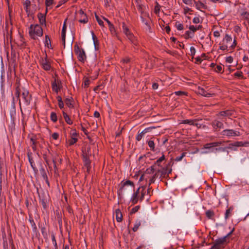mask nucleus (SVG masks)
<instances>
[{
  "label": "nucleus",
  "mask_w": 249,
  "mask_h": 249,
  "mask_svg": "<svg viewBox=\"0 0 249 249\" xmlns=\"http://www.w3.org/2000/svg\"><path fill=\"white\" fill-rule=\"evenodd\" d=\"M120 188L117 191L118 196H121L124 190V193L126 196H130L132 191H134L135 185L133 181L130 180H127L125 181L124 180L121 181L119 185Z\"/></svg>",
  "instance_id": "obj_1"
},
{
  "label": "nucleus",
  "mask_w": 249,
  "mask_h": 249,
  "mask_svg": "<svg viewBox=\"0 0 249 249\" xmlns=\"http://www.w3.org/2000/svg\"><path fill=\"white\" fill-rule=\"evenodd\" d=\"M29 34L32 39L36 40L37 38V36H43V29L40 25L37 24H31L30 26Z\"/></svg>",
  "instance_id": "obj_2"
},
{
  "label": "nucleus",
  "mask_w": 249,
  "mask_h": 249,
  "mask_svg": "<svg viewBox=\"0 0 249 249\" xmlns=\"http://www.w3.org/2000/svg\"><path fill=\"white\" fill-rule=\"evenodd\" d=\"M74 51L75 53L77 55L78 60L84 62L86 59V53L83 49H80L77 44V42H76L74 46Z\"/></svg>",
  "instance_id": "obj_3"
},
{
  "label": "nucleus",
  "mask_w": 249,
  "mask_h": 249,
  "mask_svg": "<svg viewBox=\"0 0 249 249\" xmlns=\"http://www.w3.org/2000/svg\"><path fill=\"white\" fill-rule=\"evenodd\" d=\"M4 73H5V70H4V64L3 63L2 60L1 61V67H0V89L1 91V93L4 94Z\"/></svg>",
  "instance_id": "obj_4"
},
{
  "label": "nucleus",
  "mask_w": 249,
  "mask_h": 249,
  "mask_svg": "<svg viewBox=\"0 0 249 249\" xmlns=\"http://www.w3.org/2000/svg\"><path fill=\"white\" fill-rule=\"evenodd\" d=\"M221 134L223 136H226L227 137H234L240 136V133L239 131H235L233 129H225L221 132Z\"/></svg>",
  "instance_id": "obj_5"
},
{
  "label": "nucleus",
  "mask_w": 249,
  "mask_h": 249,
  "mask_svg": "<svg viewBox=\"0 0 249 249\" xmlns=\"http://www.w3.org/2000/svg\"><path fill=\"white\" fill-rule=\"evenodd\" d=\"M32 153L30 149L27 150V157L30 162V165L35 174H37L38 173V170L37 168L35 166V164L34 163V161L33 160V158L32 157Z\"/></svg>",
  "instance_id": "obj_6"
},
{
  "label": "nucleus",
  "mask_w": 249,
  "mask_h": 249,
  "mask_svg": "<svg viewBox=\"0 0 249 249\" xmlns=\"http://www.w3.org/2000/svg\"><path fill=\"white\" fill-rule=\"evenodd\" d=\"M22 96L24 100V104L26 106L29 105L32 99V95L29 94V91L24 89L22 93Z\"/></svg>",
  "instance_id": "obj_7"
},
{
  "label": "nucleus",
  "mask_w": 249,
  "mask_h": 249,
  "mask_svg": "<svg viewBox=\"0 0 249 249\" xmlns=\"http://www.w3.org/2000/svg\"><path fill=\"white\" fill-rule=\"evenodd\" d=\"M52 89L56 93H58L59 90L62 88V82L58 79H54V81L52 84Z\"/></svg>",
  "instance_id": "obj_8"
},
{
  "label": "nucleus",
  "mask_w": 249,
  "mask_h": 249,
  "mask_svg": "<svg viewBox=\"0 0 249 249\" xmlns=\"http://www.w3.org/2000/svg\"><path fill=\"white\" fill-rule=\"evenodd\" d=\"M227 244L219 238L216 239L210 249H223Z\"/></svg>",
  "instance_id": "obj_9"
},
{
  "label": "nucleus",
  "mask_w": 249,
  "mask_h": 249,
  "mask_svg": "<svg viewBox=\"0 0 249 249\" xmlns=\"http://www.w3.org/2000/svg\"><path fill=\"white\" fill-rule=\"evenodd\" d=\"M29 221L30 222V223L31 224V227L33 229V231L35 233H36V236L38 237V236L39 235V234L38 232L37 226L36 225V224L33 219V217L31 213H29Z\"/></svg>",
  "instance_id": "obj_10"
},
{
  "label": "nucleus",
  "mask_w": 249,
  "mask_h": 249,
  "mask_svg": "<svg viewBox=\"0 0 249 249\" xmlns=\"http://www.w3.org/2000/svg\"><path fill=\"white\" fill-rule=\"evenodd\" d=\"M67 20V19H66L64 22L62 31H61L62 41V43H63L64 48L65 47V38H66V29H67V25H66Z\"/></svg>",
  "instance_id": "obj_11"
},
{
  "label": "nucleus",
  "mask_w": 249,
  "mask_h": 249,
  "mask_svg": "<svg viewBox=\"0 0 249 249\" xmlns=\"http://www.w3.org/2000/svg\"><path fill=\"white\" fill-rule=\"evenodd\" d=\"M79 13L80 15V17L82 18V17H84V18H80L79 19L78 21L80 23H84V24L88 23V22L89 21L88 16H87V14L84 13V12L83 11L82 9H80L79 11Z\"/></svg>",
  "instance_id": "obj_12"
},
{
  "label": "nucleus",
  "mask_w": 249,
  "mask_h": 249,
  "mask_svg": "<svg viewBox=\"0 0 249 249\" xmlns=\"http://www.w3.org/2000/svg\"><path fill=\"white\" fill-rule=\"evenodd\" d=\"M103 18L105 21H106L107 22V23L108 25L109 29L110 31L111 34L114 36H117V33H116V30L115 29L114 25L111 23V22L107 18L105 17H103Z\"/></svg>",
  "instance_id": "obj_13"
},
{
  "label": "nucleus",
  "mask_w": 249,
  "mask_h": 249,
  "mask_svg": "<svg viewBox=\"0 0 249 249\" xmlns=\"http://www.w3.org/2000/svg\"><path fill=\"white\" fill-rule=\"evenodd\" d=\"M16 92L15 95L17 98H19V96L20 95V79L18 77H17L16 80Z\"/></svg>",
  "instance_id": "obj_14"
},
{
  "label": "nucleus",
  "mask_w": 249,
  "mask_h": 249,
  "mask_svg": "<svg viewBox=\"0 0 249 249\" xmlns=\"http://www.w3.org/2000/svg\"><path fill=\"white\" fill-rule=\"evenodd\" d=\"M41 65L43 69L45 71H49L51 69V66L50 64L47 62V57L46 56V58L41 60Z\"/></svg>",
  "instance_id": "obj_15"
},
{
  "label": "nucleus",
  "mask_w": 249,
  "mask_h": 249,
  "mask_svg": "<svg viewBox=\"0 0 249 249\" xmlns=\"http://www.w3.org/2000/svg\"><path fill=\"white\" fill-rule=\"evenodd\" d=\"M155 171L159 172L160 171V169L159 168L155 167V165H152L150 167L147 168L144 172V174H153Z\"/></svg>",
  "instance_id": "obj_16"
},
{
  "label": "nucleus",
  "mask_w": 249,
  "mask_h": 249,
  "mask_svg": "<svg viewBox=\"0 0 249 249\" xmlns=\"http://www.w3.org/2000/svg\"><path fill=\"white\" fill-rule=\"evenodd\" d=\"M37 18L39 20V22L40 25H44L45 26H46V16L45 15H43V14L41 13H39L37 14Z\"/></svg>",
  "instance_id": "obj_17"
},
{
  "label": "nucleus",
  "mask_w": 249,
  "mask_h": 249,
  "mask_svg": "<svg viewBox=\"0 0 249 249\" xmlns=\"http://www.w3.org/2000/svg\"><path fill=\"white\" fill-rule=\"evenodd\" d=\"M91 34L93 44L94 46V49L96 51H98L99 49V40L93 31L91 32Z\"/></svg>",
  "instance_id": "obj_18"
},
{
  "label": "nucleus",
  "mask_w": 249,
  "mask_h": 249,
  "mask_svg": "<svg viewBox=\"0 0 249 249\" xmlns=\"http://www.w3.org/2000/svg\"><path fill=\"white\" fill-rule=\"evenodd\" d=\"M241 11L240 16L242 18L249 22V12L246 11V8L241 9Z\"/></svg>",
  "instance_id": "obj_19"
},
{
  "label": "nucleus",
  "mask_w": 249,
  "mask_h": 249,
  "mask_svg": "<svg viewBox=\"0 0 249 249\" xmlns=\"http://www.w3.org/2000/svg\"><path fill=\"white\" fill-rule=\"evenodd\" d=\"M43 151H44V153L43 154V158L44 160L47 165H48L49 166V168L50 169H52V167L50 166L49 160L48 158V156H47V153L50 154V151L48 148H46L45 149V151H44L43 150Z\"/></svg>",
  "instance_id": "obj_20"
},
{
  "label": "nucleus",
  "mask_w": 249,
  "mask_h": 249,
  "mask_svg": "<svg viewBox=\"0 0 249 249\" xmlns=\"http://www.w3.org/2000/svg\"><path fill=\"white\" fill-rule=\"evenodd\" d=\"M91 156H89L86 155L82 154V157L83 159V161L84 162V166H89L91 164V160L89 159V158Z\"/></svg>",
  "instance_id": "obj_21"
},
{
  "label": "nucleus",
  "mask_w": 249,
  "mask_h": 249,
  "mask_svg": "<svg viewBox=\"0 0 249 249\" xmlns=\"http://www.w3.org/2000/svg\"><path fill=\"white\" fill-rule=\"evenodd\" d=\"M64 101L66 104V105L70 108H72L74 107V106L72 104V103L74 102V100L72 97H71L70 98H66L65 99Z\"/></svg>",
  "instance_id": "obj_22"
},
{
  "label": "nucleus",
  "mask_w": 249,
  "mask_h": 249,
  "mask_svg": "<svg viewBox=\"0 0 249 249\" xmlns=\"http://www.w3.org/2000/svg\"><path fill=\"white\" fill-rule=\"evenodd\" d=\"M234 228H233L232 230L229 232L226 235H225V236L222 237V238H220L222 241L223 242H224L225 243H226V244H227L228 243H229L230 242L229 240H228V238L232 234L233 232L234 231Z\"/></svg>",
  "instance_id": "obj_23"
},
{
  "label": "nucleus",
  "mask_w": 249,
  "mask_h": 249,
  "mask_svg": "<svg viewBox=\"0 0 249 249\" xmlns=\"http://www.w3.org/2000/svg\"><path fill=\"white\" fill-rule=\"evenodd\" d=\"M212 125L214 128H221L223 127V124L219 121L214 120L212 123Z\"/></svg>",
  "instance_id": "obj_24"
},
{
  "label": "nucleus",
  "mask_w": 249,
  "mask_h": 249,
  "mask_svg": "<svg viewBox=\"0 0 249 249\" xmlns=\"http://www.w3.org/2000/svg\"><path fill=\"white\" fill-rule=\"evenodd\" d=\"M116 219L117 222H120L123 220V215L119 209L115 211Z\"/></svg>",
  "instance_id": "obj_25"
},
{
  "label": "nucleus",
  "mask_w": 249,
  "mask_h": 249,
  "mask_svg": "<svg viewBox=\"0 0 249 249\" xmlns=\"http://www.w3.org/2000/svg\"><path fill=\"white\" fill-rule=\"evenodd\" d=\"M39 165L40 166V172L41 174V175L42 176V178H45L48 177L46 170L48 171L47 169L46 170L43 167L42 163L41 161L39 162Z\"/></svg>",
  "instance_id": "obj_26"
},
{
  "label": "nucleus",
  "mask_w": 249,
  "mask_h": 249,
  "mask_svg": "<svg viewBox=\"0 0 249 249\" xmlns=\"http://www.w3.org/2000/svg\"><path fill=\"white\" fill-rule=\"evenodd\" d=\"M82 152L83 155H87L91 156V148L89 146L87 147H83L82 148Z\"/></svg>",
  "instance_id": "obj_27"
},
{
  "label": "nucleus",
  "mask_w": 249,
  "mask_h": 249,
  "mask_svg": "<svg viewBox=\"0 0 249 249\" xmlns=\"http://www.w3.org/2000/svg\"><path fill=\"white\" fill-rule=\"evenodd\" d=\"M44 45L49 49H53V48L52 47L51 39L49 36L47 35H45V36Z\"/></svg>",
  "instance_id": "obj_28"
},
{
  "label": "nucleus",
  "mask_w": 249,
  "mask_h": 249,
  "mask_svg": "<svg viewBox=\"0 0 249 249\" xmlns=\"http://www.w3.org/2000/svg\"><path fill=\"white\" fill-rule=\"evenodd\" d=\"M194 3L196 4V8L198 10H200V8H203L204 9H206L207 8V6L200 0L198 1H195Z\"/></svg>",
  "instance_id": "obj_29"
},
{
  "label": "nucleus",
  "mask_w": 249,
  "mask_h": 249,
  "mask_svg": "<svg viewBox=\"0 0 249 249\" xmlns=\"http://www.w3.org/2000/svg\"><path fill=\"white\" fill-rule=\"evenodd\" d=\"M62 113H63V117H64L65 122L68 124H70V125L72 124L73 123V122L71 120L70 116L68 115V114L67 113H66L64 111H63Z\"/></svg>",
  "instance_id": "obj_30"
},
{
  "label": "nucleus",
  "mask_w": 249,
  "mask_h": 249,
  "mask_svg": "<svg viewBox=\"0 0 249 249\" xmlns=\"http://www.w3.org/2000/svg\"><path fill=\"white\" fill-rule=\"evenodd\" d=\"M12 104L13 105V109L14 111H12L10 113V118L11 121L12 122V124L15 125V117L14 114H16L15 107V102H14V98H13Z\"/></svg>",
  "instance_id": "obj_31"
},
{
  "label": "nucleus",
  "mask_w": 249,
  "mask_h": 249,
  "mask_svg": "<svg viewBox=\"0 0 249 249\" xmlns=\"http://www.w3.org/2000/svg\"><path fill=\"white\" fill-rule=\"evenodd\" d=\"M55 214L57 218V220L58 222L59 226L60 227L62 226V214L61 212L58 210H56L55 211Z\"/></svg>",
  "instance_id": "obj_32"
},
{
  "label": "nucleus",
  "mask_w": 249,
  "mask_h": 249,
  "mask_svg": "<svg viewBox=\"0 0 249 249\" xmlns=\"http://www.w3.org/2000/svg\"><path fill=\"white\" fill-rule=\"evenodd\" d=\"M165 160V156L164 155H162V156L160 157L154 163V165H155V167H157V168H160L162 167L160 165V163L161 161L164 160Z\"/></svg>",
  "instance_id": "obj_33"
},
{
  "label": "nucleus",
  "mask_w": 249,
  "mask_h": 249,
  "mask_svg": "<svg viewBox=\"0 0 249 249\" xmlns=\"http://www.w3.org/2000/svg\"><path fill=\"white\" fill-rule=\"evenodd\" d=\"M160 171L159 172V173H160V178H161V177H165V175L167 174V170H168V165L166 166V167H161L160 168Z\"/></svg>",
  "instance_id": "obj_34"
},
{
  "label": "nucleus",
  "mask_w": 249,
  "mask_h": 249,
  "mask_svg": "<svg viewBox=\"0 0 249 249\" xmlns=\"http://www.w3.org/2000/svg\"><path fill=\"white\" fill-rule=\"evenodd\" d=\"M232 114V111L231 110L221 111L219 112L220 115L222 116H230Z\"/></svg>",
  "instance_id": "obj_35"
},
{
  "label": "nucleus",
  "mask_w": 249,
  "mask_h": 249,
  "mask_svg": "<svg viewBox=\"0 0 249 249\" xmlns=\"http://www.w3.org/2000/svg\"><path fill=\"white\" fill-rule=\"evenodd\" d=\"M236 147H241V146H245L248 147L249 146V142H236Z\"/></svg>",
  "instance_id": "obj_36"
},
{
  "label": "nucleus",
  "mask_w": 249,
  "mask_h": 249,
  "mask_svg": "<svg viewBox=\"0 0 249 249\" xmlns=\"http://www.w3.org/2000/svg\"><path fill=\"white\" fill-rule=\"evenodd\" d=\"M126 36L132 43H133L135 45H137L135 37L132 33H129L128 34H127Z\"/></svg>",
  "instance_id": "obj_37"
},
{
  "label": "nucleus",
  "mask_w": 249,
  "mask_h": 249,
  "mask_svg": "<svg viewBox=\"0 0 249 249\" xmlns=\"http://www.w3.org/2000/svg\"><path fill=\"white\" fill-rule=\"evenodd\" d=\"M139 200L138 195L133 193L132 196L131 198V201L133 205L136 204L137 203Z\"/></svg>",
  "instance_id": "obj_38"
},
{
  "label": "nucleus",
  "mask_w": 249,
  "mask_h": 249,
  "mask_svg": "<svg viewBox=\"0 0 249 249\" xmlns=\"http://www.w3.org/2000/svg\"><path fill=\"white\" fill-rule=\"evenodd\" d=\"M122 28L123 31L125 35L131 33L128 27L126 25L124 22L122 23Z\"/></svg>",
  "instance_id": "obj_39"
},
{
  "label": "nucleus",
  "mask_w": 249,
  "mask_h": 249,
  "mask_svg": "<svg viewBox=\"0 0 249 249\" xmlns=\"http://www.w3.org/2000/svg\"><path fill=\"white\" fill-rule=\"evenodd\" d=\"M56 99L58 101V106H59V108L60 109L63 108L64 105V103L62 101L61 97L60 96H58L56 97Z\"/></svg>",
  "instance_id": "obj_40"
},
{
  "label": "nucleus",
  "mask_w": 249,
  "mask_h": 249,
  "mask_svg": "<svg viewBox=\"0 0 249 249\" xmlns=\"http://www.w3.org/2000/svg\"><path fill=\"white\" fill-rule=\"evenodd\" d=\"M40 227H41V233H42V234L43 236L44 237V238L45 239H47V238H48V233H47V232L46 231V229L45 228V226H41Z\"/></svg>",
  "instance_id": "obj_41"
},
{
  "label": "nucleus",
  "mask_w": 249,
  "mask_h": 249,
  "mask_svg": "<svg viewBox=\"0 0 249 249\" xmlns=\"http://www.w3.org/2000/svg\"><path fill=\"white\" fill-rule=\"evenodd\" d=\"M159 172H156L152 176V177L149 179V186H150L151 183H153L155 182L156 178H157L159 176Z\"/></svg>",
  "instance_id": "obj_42"
},
{
  "label": "nucleus",
  "mask_w": 249,
  "mask_h": 249,
  "mask_svg": "<svg viewBox=\"0 0 249 249\" xmlns=\"http://www.w3.org/2000/svg\"><path fill=\"white\" fill-rule=\"evenodd\" d=\"M40 202L42 205L44 210H46L47 208V204L48 203L47 199L44 197L40 199Z\"/></svg>",
  "instance_id": "obj_43"
},
{
  "label": "nucleus",
  "mask_w": 249,
  "mask_h": 249,
  "mask_svg": "<svg viewBox=\"0 0 249 249\" xmlns=\"http://www.w3.org/2000/svg\"><path fill=\"white\" fill-rule=\"evenodd\" d=\"M196 121H197L196 120L186 119V120H183L182 123L184 124H189L193 125H194V122H196Z\"/></svg>",
  "instance_id": "obj_44"
},
{
  "label": "nucleus",
  "mask_w": 249,
  "mask_h": 249,
  "mask_svg": "<svg viewBox=\"0 0 249 249\" xmlns=\"http://www.w3.org/2000/svg\"><path fill=\"white\" fill-rule=\"evenodd\" d=\"M155 4H156V5L155 6V8H154V13L156 14H158L159 13V12L160 11V5L159 3L157 1L155 2Z\"/></svg>",
  "instance_id": "obj_45"
},
{
  "label": "nucleus",
  "mask_w": 249,
  "mask_h": 249,
  "mask_svg": "<svg viewBox=\"0 0 249 249\" xmlns=\"http://www.w3.org/2000/svg\"><path fill=\"white\" fill-rule=\"evenodd\" d=\"M206 215L208 218L211 219L214 216V213L213 211L208 210L206 212Z\"/></svg>",
  "instance_id": "obj_46"
},
{
  "label": "nucleus",
  "mask_w": 249,
  "mask_h": 249,
  "mask_svg": "<svg viewBox=\"0 0 249 249\" xmlns=\"http://www.w3.org/2000/svg\"><path fill=\"white\" fill-rule=\"evenodd\" d=\"M148 144L151 151H155V143L153 141L150 140L148 142Z\"/></svg>",
  "instance_id": "obj_47"
},
{
  "label": "nucleus",
  "mask_w": 249,
  "mask_h": 249,
  "mask_svg": "<svg viewBox=\"0 0 249 249\" xmlns=\"http://www.w3.org/2000/svg\"><path fill=\"white\" fill-rule=\"evenodd\" d=\"M50 117L51 120L54 123L57 121V117L56 114L54 112H52L51 113Z\"/></svg>",
  "instance_id": "obj_48"
},
{
  "label": "nucleus",
  "mask_w": 249,
  "mask_h": 249,
  "mask_svg": "<svg viewBox=\"0 0 249 249\" xmlns=\"http://www.w3.org/2000/svg\"><path fill=\"white\" fill-rule=\"evenodd\" d=\"M207 92V91H206L203 88L198 87V91H197L198 94L205 97Z\"/></svg>",
  "instance_id": "obj_49"
},
{
  "label": "nucleus",
  "mask_w": 249,
  "mask_h": 249,
  "mask_svg": "<svg viewBox=\"0 0 249 249\" xmlns=\"http://www.w3.org/2000/svg\"><path fill=\"white\" fill-rule=\"evenodd\" d=\"M234 76L237 77L239 79H244V77L243 75V72L241 71H237L234 74Z\"/></svg>",
  "instance_id": "obj_50"
},
{
  "label": "nucleus",
  "mask_w": 249,
  "mask_h": 249,
  "mask_svg": "<svg viewBox=\"0 0 249 249\" xmlns=\"http://www.w3.org/2000/svg\"><path fill=\"white\" fill-rule=\"evenodd\" d=\"M78 141V139L75 137H71V139L69 140V145L70 146L74 144Z\"/></svg>",
  "instance_id": "obj_51"
},
{
  "label": "nucleus",
  "mask_w": 249,
  "mask_h": 249,
  "mask_svg": "<svg viewBox=\"0 0 249 249\" xmlns=\"http://www.w3.org/2000/svg\"><path fill=\"white\" fill-rule=\"evenodd\" d=\"M95 16L96 19L97 21L98 22L99 25L101 26L104 27V22L99 18V16L98 15H97V14L96 13H95Z\"/></svg>",
  "instance_id": "obj_52"
},
{
  "label": "nucleus",
  "mask_w": 249,
  "mask_h": 249,
  "mask_svg": "<svg viewBox=\"0 0 249 249\" xmlns=\"http://www.w3.org/2000/svg\"><path fill=\"white\" fill-rule=\"evenodd\" d=\"M174 94H175L176 95L181 96L183 95L187 96L188 95V92L185 91H178L174 92Z\"/></svg>",
  "instance_id": "obj_53"
},
{
  "label": "nucleus",
  "mask_w": 249,
  "mask_h": 249,
  "mask_svg": "<svg viewBox=\"0 0 249 249\" xmlns=\"http://www.w3.org/2000/svg\"><path fill=\"white\" fill-rule=\"evenodd\" d=\"M233 147H236V142H233V143H229L228 146L226 147H227V149H233L234 150H237L236 148H233Z\"/></svg>",
  "instance_id": "obj_54"
},
{
  "label": "nucleus",
  "mask_w": 249,
  "mask_h": 249,
  "mask_svg": "<svg viewBox=\"0 0 249 249\" xmlns=\"http://www.w3.org/2000/svg\"><path fill=\"white\" fill-rule=\"evenodd\" d=\"M141 225V222L140 221H137L135 223V224L134 225V226L133 227V228H132V230L134 232H136L139 227H140V226Z\"/></svg>",
  "instance_id": "obj_55"
},
{
  "label": "nucleus",
  "mask_w": 249,
  "mask_h": 249,
  "mask_svg": "<svg viewBox=\"0 0 249 249\" xmlns=\"http://www.w3.org/2000/svg\"><path fill=\"white\" fill-rule=\"evenodd\" d=\"M140 206H139V205L136 206L135 207L131 209V212H130V214H132L136 213L140 209Z\"/></svg>",
  "instance_id": "obj_56"
},
{
  "label": "nucleus",
  "mask_w": 249,
  "mask_h": 249,
  "mask_svg": "<svg viewBox=\"0 0 249 249\" xmlns=\"http://www.w3.org/2000/svg\"><path fill=\"white\" fill-rule=\"evenodd\" d=\"M84 88H88L89 86V85L90 84V81L88 77H84Z\"/></svg>",
  "instance_id": "obj_57"
},
{
  "label": "nucleus",
  "mask_w": 249,
  "mask_h": 249,
  "mask_svg": "<svg viewBox=\"0 0 249 249\" xmlns=\"http://www.w3.org/2000/svg\"><path fill=\"white\" fill-rule=\"evenodd\" d=\"M9 236H10V238H9V241L10 244H11V248H12V249H16V247L14 244L13 240L12 238V235H11V233H10V234H9Z\"/></svg>",
  "instance_id": "obj_58"
},
{
  "label": "nucleus",
  "mask_w": 249,
  "mask_h": 249,
  "mask_svg": "<svg viewBox=\"0 0 249 249\" xmlns=\"http://www.w3.org/2000/svg\"><path fill=\"white\" fill-rule=\"evenodd\" d=\"M186 153V152H183L182 153L181 155L179 157H177L176 159H175V161H179L181 160L182 158L185 156Z\"/></svg>",
  "instance_id": "obj_59"
},
{
  "label": "nucleus",
  "mask_w": 249,
  "mask_h": 249,
  "mask_svg": "<svg viewBox=\"0 0 249 249\" xmlns=\"http://www.w3.org/2000/svg\"><path fill=\"white\" fill-rule=\"evenodd\" d=\"M232 40V38L230 36H229L228 34H226L225 37L223 39V41H226V42L227 43L230 41H231Z\"/></svg>",
  "instance_id": "obj_60"
},
{
  "label": "nucleus",
  "mask_w": 249,
  "mask_h": 249,
  "mask_svg": "<svg viewBox=\"0 0 249 249\" xmlns=\"http://www.w3.org/2000/svg\"><path fill=\"white\" fill-rule=\"evenodd\" d=\"M144 134V133L142 131V132H141L140 133H139L137 135V136L136 137V140L137 141H140L141 140L142 138V137H143Z\"/></svg>",
  "instance_id": "obj_61"
},
{
  "label": "nucleus",
  "mask_w": 249,
  "mask_h": 249,
  "mask_svg": "<svg viewBox=\"0 0 249 249\" xmlns=\"http://www.w3.org/2000/svg\"><path fill=\"white\" fill-rule=\"evenodd\" d=\"M26 12L27 14V16L29 17L30 16L32 17L33 19L34 18V13H31L29 9V7H27V8H25Z\"/></svg>",
  "instance_id": "obj_62"
},
{
  "label": "nucleus",
  "mask_w": 249,
  "mask_h": 249,
  "mask_svg": "<svg viewBox=\"0 0 249 249\" xmlns=\"http://www.w3.org/2000/svg\"><path fill=\"white\" fill-rule=\"evenodd\" d=\"M176 27L178 30H182L183 29V25L181 23H179L178 22L176 23Z\"/></svg>",
  "instance_id": "obj_63"
},
{
  "label": "nucleus",
  "mask_w": 249,
  "mask_h": 249,
  "mask_svg": "<svg viewBox=\"0 0 249 249\" xmlns=\"http://www.w3.org/2000/svg\"><path fill=\"white\" fill-rule=\"evenodd\" d=\"M156 128V126H150L145 128L143 130H142V131L144 134H145L146 133L152 131V129H155Z\"/></svg>",
  "instance_id": "obj_64"
}]
</instances>
